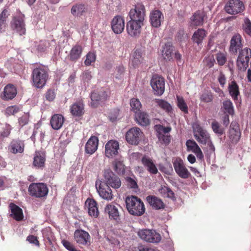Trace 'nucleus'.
I'll list each match as a JSON object with an SVG mask.
<instances>
[{"instance_id": "1", "label": "nucleus", "mask_w": 251, "mask_h": 251, "mask_svg": "<svg viewBox=\"0 0 251 251\" xmlns=\"http://www.w3.org/2000/svg\"><path fill=\"white\" fill-rule=\"evenodd\" d=\"M126 207L130 214L135 216L143 215L145 212L143 202L137 197L131 196L126 200Z\"/></svg>"}, {"instance_id": "2", "label": "nucleus", "mask_w": 251, "mask_h": 251, "mask_svg": "<svg viewBox=\"0 0 251 251\" xmlns=\"http://www.w3.org/2000/svg\"><path fill=\"white\" fill-rule=\"evenodd\" d=\"M11 30L20 35H25L26 33L25 15L20 11H17L12 16L10 23Z\"/></svg>"}, {"instance_id": "3", "label": "nucleus", "mask_w": 251, "mask_h": 251, "mask_svg": "<svg viewBox=\"0 0 251 251\" xmlns=\"http://www.w3.org/2000/svg\"><path fill=\"white\" fill-rule=\"evenodd\" d=\"M48 78V73L43 66H39L34 68L32 73V78L33 85L38 88L43 87Z\"/></svg>"}, {"instance_id": "4", "label": "nucleus", "mask_w": 251, "mask_h": 251, "mask_svg": "<svg viewBox=\"0 0 251 251\" xmlns=\"http://www.w3.org/2000/svg\"><path fill=\"white\" fill-rule=\"evenodd\" d=\"M30 196L36 198H43L48 194V188L44 183H32L28 188Z\"/></svg>"}, {"instance_id": "5", "label": "nucleus", "mask_w": 251, "mask_h": 251, "mask_svg": "<svg viewBox=\"0 0 251 251\" xmlns=\"http://www.w3.org/2000/svg\"><path fill=\"white\" fill-rule=\"evenodd\" d=\"M128 16L130 21L143 23L146 16L145 6L141 3H137L133 8L130 10Z\"/></svg>"}, {"instance_id": "6", "label": "nucleus", "mask_w": 251, "mask_h": 251, "mask_svg": "<svg viewBox=\"0 0 251 251\" xmlns=\"http://www.w3.org/2000/svg\"><path fill=\"white\" fill-rule=\"evenodd\" d=\"M251 57V49L245 48L239 51L237 59L236 64L239 70L245 71L249 65L250 58Z\"/></svg>"}, {"instance_id": "7", "label": "nucleus", "mask_w": 251, "mask_h": 251, "mask_svg": "<svg viewBox=\"0 0 251 251\" xmlns=\"http://www.w3.org/2000/svg\"><path fill=\"white\" fill-rule=\"evenodd\" d=\"M143 136L144 134L139 128L133 127L126 132V139L129 144L137 145L142 140Z\"/></svg>"}, {"instance_id": "8", "label": "nucleus", "mask_w": 251, "mask_h": 251, "mask_svg": "<svg viewBox=\"0 0 251 251\" xmlns=\"http://www.w3.org/2000/svg\"><path fill=\"white\" fill-rule=\"evenodd\" d=\"M137 234L141 239L150 243H159L161 239L160 235L154 230L140 229Z\"/></svg>"}, {"instance_id": "9", "label": "nucleus", "mask_w": 251, "mask_h": 251, "mask_svg": "<svg viewBox=\"0 0 251 251\" xmlns=\"http://www.w3.org/2000/svg\"><path fill=\"white\" fill-rule=\"evenodd\" d=\"M194 135L198 142L202 144H205L210 141V136L207 131L203 129L197 122L192 125Z\"/></svg>"}, {"instance_id": "10", "label": "nucleus", "mask_w": 251, "mask_h": 251, "mask_svg": "<svg viewBox=\"0 0 251 251\" xmlns=\"http://www.w3.org/2000/svg\"><path fill=\"white\" fill-rule=\"evenodd\" d=\"M226 12L231 15L239 14L245 10V5L241 0H229L225 5Z\"/></svg>"}, {"instance_id": "11", "label": "nucleus", "mask_w": 251, "mask_h": 251, "mask_svg": "<svg viewBox=\"0 0 251 251\" xmlns=\"http://www.w3.org/2000/svg\"><path fill=\"white\" fill-rule=\"evenodd\" d=\"M104 184L114 189H118L121 186L120 178L110 170H105L103 173Z\"/></svg>"}, {"instance_id": "12", "label": "nucleus", "mask_w": 251, "mask_h": 251, "mask_svg": "<svg viewBox=\"0 0 251 251\" xmlns=\"http://www.w3.org/2000/svg\"><path fill=\"white\" fill-rule=\"evenodd\" d=\"M173 164L176 173L180 177L184 179L189 177L191 174L180 158L177 157L174 159Z\"/></svg>"}, {"instance_id": "13", "label": "nucleus", "mask_w": 251, "mask_h": 251, "mask_svg": "<svg viewBox=\"0 0 251 251\" xmlns=\"http://www.w3.org/2000/svg\"><path fill=\"white\" fill-rule=\"evenodd\" d=\"M96 187L100 196L103 199L108 201H111L113 198L112 190L101 180L96 181Z\"/></svg>"}, {"instance_id": "14", "label": "nucleus", "mask_w": 251, "mask_h": 251, "mask_svg": "<svg viewBox=\"0 0 251 251\" xmlns=\"http://www.w3.org/2000/svg\"><path fill=\"white\" fill-rule=\"evenodd\" d=\"M151 85L155 95L161 96L165 91L164 79L157 75L152 76L151 80Z\"/></svg>"}, {"instance_id": "15", "label": "nucleus", "mask_w": 251, "mask_h": 251, "mask_svg": "<svg viewBox=\"0 0 251 251\" xmlns=\"http://www.w3.org/2000/svg\"><path fill=\"white\" fill-rule=\"evenodd\" d=\"M143 23L129 20L126 24V30L127 34L131 37L139 36Z\"/></svg>"}, {"instance_id": "16", "label": "nucleus", "mask_w": 251, "mask_h": 251, "mask_svg": "<svg viewBox=\"0 0 251 251\" xmlns=\"http://www.w3.org/2000/svg\"><path fill=\"white\" fill-rule=\"evenodd\" d=\"M119 149V144L117 141L109 140L105 146V156L108 158H113L118 155Z\"/></svg>"}, {"instance_id": "17", "label": "nucleus", "mask_w": 251, "mask_h": 251, "mask_svg": "<svg viewBox=\"0 0 251 251\" xmlns=\"http://www.w3.org/2000/svg\"><path fill=\"white\" fill-rule=\"evenodd\" d=\"M125 20L121 16H116L111 22V28L115 34H121L125 28Z\"/></svg>"}, {"instance_id": "18", "label": "nucleus", "mask_w": 251, "mask_h": 251, "mask_svg": "<svg viewBox=\"0 0 251 251\" xmlns=\"http://www.w3.org/2000/svg\"><path fill=\"white\" fill-rule=\"evenodd\" d=\"M242 36L236 34L233 36L230 42L229 50L232 53L236 54L238 51L243 47L242 43Z\"/></svg>"}, {"instance_id": "19", "label": "nucleus", "mask_w": 251, "mask_h": 251, "mask_svg": "<svg viewBox=\"0 0 251 251\" xmlns=\"http://www.w3.org/2000/svg\"><path fill=\"white\" fill-rule=\"evenodd\" d=\"M164 16L158 10H152L150 15V21L151 25L154 27H158L163 21Z\"/></svg>"}, {"instance_id": "20", "label": "nucleus", "mask_w": 251, "mask_h": 251, "mask_svg": "<svg viewBox=\"0 0 251 251\" xmlns=\"http://www.w3.org/2000/svg\"><path fill=\"white\" fill-rule=\"evenodd\" d=\"M186 146L188 151H192L194 153L199 159L202 160L203 159L202 152L195 141L188 140L186 142Z\"/></svg>"}, {"instance_id": "21", "label": "nucleus", "mask_w": 251, "mask_h": 251, "mask_svg": "<svg viewBox=\"0 0 251 251\" xmlns=\"http://www.w3.org/2000/svg\"><path fill=\"white\" fill-rule=\"evenodd\" d=\"M17 94V91L16 87L13 84H9L5 86L1 95V98L3 100H11L15 97Z\"/></svg>"}, {"instance_id": "22", "label": "nucleus", "mask_w": 251, "mask_h": 251, "mask_svg": "<svg viewBox=\"0 0 251 251\" xmlns=\"http://www.w3.org/2000/svg\"><path fill=\"white\" fill-rule=\"evenodd\" d=\"M141 162L144 167L151 174L156 175L157 174L158 169L152 159L150 157L146 155L143 156Z\"/></svg>"}, {"instance_id": "23", "label": "nucleus", "mask_w": 251, "mask_h": 251, "mask_svg": "<svg viewBox=\"0 0 251 251\" xmlns=\"http://www.w3.org/2000/svg\"><path fill=\"white\" fill-rule=\"evenodd\" d=\"M74 238L78 244L85 245L90 241V236L84 230H76L74 233Z\"/></svg>"}, {"instance_id": "24", "label": "nucleus", "mask_w": 251, "mask_h": 251, "mask_svg": "<svg viewBox=\"0 0 251 251\" xmlns=\"http://www.w3.org/2000/svg\"><path fill=\"white\" fill-rule=\"evenodd\" d=\"M99 144V139L95 136H92L86 143L85 146V151L86 153L92 154L94 153L98 149Z\"/></svg>"}, {"instance_id": "25", "label": "nucleus", "mask_w": 251, "mask_h": 251, "mask_svg": "<svg viewBox=\"0 0 251 251\" xmlns=\"http://www.w3.org/2000/svg\"><path fill=\"white\" fill-rule=\"evenodd\" d=\"M104 212L108 214L109 218L117 222L120 221V214L118 208L115 205L110 203L106 205Z\"/></svg>"}, {"instance_id": "26", "label": "nucleus", "mask_w": 251, "mask_h": 251, "mask_svg": "<svg viewBox=\"0 0 251 251\" xmlns=\"http://www.w3.org/2000/svg\"><path fill=\"white\" fill-rule=\"evenodd\" d=\"M25 149V144L23 141L20 140H13L8 146V150L13 153H22Z\"/></svg>"}, {"instance_id": "27", "label": "nucleus", "mask_w": 251, "mask_h": 251, "mask_svg": "<svg viewBox=\"0 0 251 251\" xmlns=\"http://www.w3.org/2000/svg\"><path fill=\"white\" fill-rule=\"evenodd\" d=\"M85 206L88 208L90 216L96 218L99 214L97 202L93 199H88L85 201Z\"/></svg>"}, {"instance_id": "28", "label": "nucleus", "mask_w": 251, "mask_h": 251, "mask_svg": "<svg viewBox=\"0 0 251 251\" xmlns=\"http://www.w3.org/2000/svg\"><path fill=\"white\" fill-rule=\"evenodd\" d=\"M82 51L83 48L80 45L76 44L73 46L69 54L70 60L74 62L76 61L80 58Z\"/></svg>"}, {"instance_id": "29", "label": "nucleus", "mask_w": 251, "mask_h": 251, "mask_svg": "<svg viewBox=\"0 0 251 251\" xmlns=\"http://www.w3.org/2000/svg\"><path fill=\"white\" fill-rule=\"evenodd\" d=\"M205 14L203 11L200 10L195 12L190 18V24L191 26L202 25L203 24Z\"/></svg>"}, {"instance_id": "30", "label": "nucleus", "mask_w": 251, "mask_h": 251, "mask_svg": "<svg viewBox=\"0 0 251 251\" xmlns=\"http://www.w3.org/2000/svg\"><path fill=\"white\" fill-rule=\"evenodd\" d=\"M9 207L10 209L11 217L17 221L23 220L24 215L22 209L21 208L13 203H10Z\"/></svg>"}, {"instance_id": "31", "label": "nucleus", "mask_w": 251, "mask_h": 251, "mask_svg": "<svg viewBox=\"0 0 251 251\" xmlns=\"http://www.w3.org/2000/svg\"><path fill=\"white\" fill-rule=\"evenodd\" d=\"M64 122V117L62 115L58 114L52 115L50 120V126L52 128L55 130L60 129Z\"/></svg>"}, {"instance_id": "32", "label": "nucleus", "mask_w": 251, "mask_h": 251, "mask_svg": "<svg viewBox=\"0 0 251 251\" xmlns=\"http://www.w3.org/2000/svg\"><path fill=\"white\" fill-rule=\"evenodd\" d=\"M46 160V155L44 151H36L34 154L33 164L37 168H42L44 166Z\"/></svg>"}, {"instance_id": "33", "label": "nucleus", "mask_w": 251, "mask_h": 251, "mask_svg": "<svg viewBox=\"0 0 251 251\" xmlns=\"http://www.w3.org/2000/svg\"><path fill=\"white\" fill-rule=\"evenodd\" d=\"M107 97L108 95L105 91H101L100 93L99 92H92L91 95V105L94 107L97 106V103L98 101L105 100Z\"/></svg>"}, {"instance_id": "34", "label": "nucleus", "mask_w": 251, "mask_h": 251, "mask_svg": "<svg viewBox=\"0 0 251 251\" xmlns=\"http://www.w3.org/2000/svg\"><path fill=\"white\" fill-rule=\"evenodd\" d=\"M229 137L232 143H237L240 138L241 133L239 126L231 123L229 132Z\"/></svg>"}, {"instance_id": "35", "label": "nucleus", "mask_w": 251, "mask_h": 251, "mask_svg": "<svg viewBox=\"0 0 251 251\" xmlns=\"http://www.w3.org/2000/svg\"><path fill=\"white\" fill-rule=\"evenodd\" d=\"M87 6L85 4L78 3L72 6L71 12L75 17H80L87 11Z\"/></svg>"}, {"instance_id": "36", "label": "nucleus", "mask_w": 251, "mask_h": 251, "mask_svg": "<svg viewBox=\"0 0 251 251\" xmlns=\"http://www.w3.org/2000/svg\"><path fill=\"white\" fill-rule=\"evenodd\" d=\"M70 109L73 116H80L84 113V104L80 101H77L71 106Z\"/></svg>"}, {"instance_id": "37", "label": "nucleus", "mask_w": 251, "mask_h": 251, "mask_svg": "<svg viewBox=\"0 0 251 251\" xmlns=\"http://www.w3.org/2000/svg\"><path fill=\"white\" fill-rule=\"evenodd\" d=\"M147 201L154 208L160 209L164 208V204L162 200L154 196H149L146 198Z\"/></svg>"}, {"instance_id": "38", "label": "nucleus", "mask_w": 251, "mask_h": 251, "mask_svg": "<svg viewBox=\"0 0 251 251\" xmlns=\"http://www.w3.org/2000/svg\"><path fill=\"white\" fill-rule=\"evenodd\" d=\"M206 36V31L202 28H199L194 33L192 40L198 45L201 44L203 40Z\"/></svg>"}, {"instance_id": "39", "label": "nucleus", "mask_w": 251, "mask_h": 251, "mask_svg": "<svg viewBox=\"0 0 251 251\" xmlns=\"http://www.w3.org/2000/svg\"><path fill=\"white\" fill-rule=\"evenodd\" d=\"M137 123L143 126H146L150 124V119L148 115L145 112H141L135 114Z\"/></svg>"}, {"instance_id": "40", "label": "nucleus", "mask_w": 251, "mask_h": 251, "mask_svg": "<svg viewBox=\"0 0 251 251\" xmlns=\"http://www.w3.org/2000/svg\"><path fill=\"white\" fill-rule=\"evenodd\" d=\"M155 102L157 106L165 111L166 112L169 114L172 113V106L167 101L162 99H158L155 100Z\"/></svg>"}, {"instance_id": "41", "label": "nucleus", "mask_w": 251, "mask_h": 251, "mask_svg": "<svg viewBox=\"0 0 251 251\" xmlns=\"http://www.w3.org/2000/svg\"><path fill=\"white\" fill-rule=\"evenodd\" d=\"M142 61L143 58L141 52L139 50H135L131 60V65L134 68L137 67L142 63Z\"/></svg>"}, {"instance_id": "42", "label": "nucleus", "mask_w": 251, "mask_h": 251, "mask_svg": "<svg viewBox=\"0 0 251 251\" xmlns=\"http://www.w3.org/2000/svg\"><path fill=\"white\" fill-rule=\"evenodd\" d=\"M229 94L234 100H237L239 94V87L235 81H232L228 85Z\"/></svg>"}, {"instance_id": "43", "label": "nucleus", "mask_w": 251, "mask_h": 251, "mask_svg": "<svg viewBox=\"0 0 251 251\" xmlns=\"http://www.w3.org/2000/svg\"><path fill=\"white\" fill-rule=\"evenodd\" d=\"M173 47L169 44H165L162 50V56L166 60L170 61L172 59Z\"/></svg>"}, {"instance_id": "44", "label": "nucleus", "mask_w": 251, "mask_h": 251, "mask_svg": "<svg viewBox=\"0 0 251 251\" xmlns=\"http://www.w3.org/2000/svg\"><path fill=\"white\" fill-rule=\"evenodd\" d=\"M222 109L225 113H227L231 115H233L234 114L233 104L230 100L224 101Z\"/></svg>"}, {"instance_id": "45", "label": "nucleus", "mask_w": 251, "mask_h": 251, "mask_svg": "<svg viewBox=\"0 0 251 251\" xmlns=\"http://www.w3.org/2000/svg\"><path fill=\"white\" fill-rule=\"evenodd\" d=\"M130 105L131 110L135 113V114L140 111L142 104L138 99L136 98L131 99L130 101Z\"/></svg>"}, {"instance_id": "46", "label": "nucleus", "mask_w": 251, "mask_h": 251, "mask_svg": "<svg viewBox=\"0 0 251 251\" xmlns=\"http://www.w3.org/2000/svg\"><path fill=\"white\" fill-rule=\"evenodd\" d=\"M177 105L178 107L185 114L188 113V107L183 97L176 96Z\"/></svg>"}, {"instance_id": "47", "label": "nucleus", "mask_w": 251, "mask_h": 251, "mask_svg": "<svg viewBox=\"0 0 251 251\" xmlns=\"http://www.w3.org/2000/svg\"><path fill=\"white\" fill-rule=\"evenodd\" d=\"M160 193L164 197L173 199L175 194L173 191L169 187L166 186L162 187L159 190Z\"/></svg>"}, {"instance_id": "48", "label": "nucleus", "mask_w": 251, "mask_h": 251, "mask_svg": "<svg viewBox=\"0 0 251 251\" xmlns=\"http://www.w3.org/2000/svg\"><path fill=\"white\" fill-rule=\"evenodd\" d=\"M44 240H47L50 244L53 239V233L50 228H46L42 231Z\"/></svg>"}, {"instance_id": "49", "label": "nucleus", "mask_w": 251, "mask_h": 251, "mask_svg": "<svg viewBox=\"0 0 251 251\" xmlns=\"http://www.w3.org/2000/svg\"><path fill=\"white\" fill-rule=\"evenodd\" d=\"M113 169L117 173H121L124 171V166L122 161L115 160L113 163Z\"/></svg>"}, {"instance_id": "50", "label": "nucleus", "mask_w": 251, "mask_h": 251, "mask_svg": "<svg viewBox=\"0 0 251 251\" xmlns=\"http://www.w3.org/2000/svg\"><path fill=\"white\" fill-rule=\"evenodd\" d=\"M243 30L249 36H251V21L249 18H245L243 25Z\"/></svg>"}, {"instance_id": "51", "label": "nucleus", "mask_w": 251, "mask_h": 251, "mask_svg": "<svg viewBox=\"0 0 251 251\" xmlns=\"http://www.w3.org/2000/svg\"><path fill=\"white\" fill-rule=\"evenodd\" d=\"M216 60L220 66L224 65L226 61V52H219L216 54Z\"/></svg>"}, {"instance_id": "52", "label": "nucleus", "mask_w": 251, "mask_h": 251, "mask_svg": "<svg viewBox=\"0 0 251 251\" xmlns=\"http://www.w3.org/2000/svg\"><path fill=\"white\" fill-rule=\"evenodd\" d=\"M50 43L49 41H41L37 46V50L40 52L46 51L50 47Z\"/></svg>"}, {"instance_id": "53", "label": "nucleus", "mask_w": 251, "mask_h": 251, "mask_svg": "<svg viewBox=\"0 0 251 251\" xmlns=\"http://www.w3.org/2000/svg\"><path fill=\"white\" fill-rule=\"evenodd\" d=\"M211 127L213 131L218 135H222L224 133V130L220 127L219 123L214 121L211 124Z\"/></svg>"}, {"instance_id": "54", "label": "nucleus", "mask_w": 251, "mask_h": 251, "mask_svg": "<svg viewBox=\"0 0 251 251\" xmlns=\"http://www.w3.org/2000/svg\"><path fill=\"white\" fill-rule=\"evenodd\" d=\"M213 95L211 92H205L200 96V100L204 102H210L213 100Z\"/></svg>"}, {"instance_id": "55", "label": "nucleus", "mask_w": 251, "mask_h": 251, "mask_svg": "<svg viewBox=\"0 0 251 251\" xmlns=\"http://www.w3.org/2000/svg\"><path fill=\"white\" fill-rule=\"evenodd\" d=\"M96 56L95 53L89 52L86 55V58L84 61V64L86 66H89L92 63L94 62L96 60Z\"/></svg>"}, {"instance_id": "56", "label": "nucleus", "mask_w": 251, "mask_h": 251, "mask_svg": "<svg viewBox=\"0 0 251 251\" xmlns=\"http://www.w3.org/2000/svg\"><path fill=\"white\" fill-rule=\"evenodd\" d=\"M20 111V108L16 105L8 106L5 109V114L8 115H14Z\"/></svg>"}, {"instance_id": "57", "label": "nucleus", "mask_w": 251, "mask_h": 251, "mask_svg": "<svg viewBox=\"0 0 251 251\" xmlns=\"http://www.w3.org/2000/svg\"><path fill=\"white\" fill-rule=\"evenodd\" d=\"M157 136L161 143H163L165 145H168L170 142L171 137L170 135H164L160 133H159Z\"/></svg>"}, {"instance_id": "58", "label": "nucleus", "mask_w": 251, "mask_h": 251, "mask_svg": "<svg viewBox=\"0 0 251 251\" xmlns=\"http://www.w3.org/2000/svg\"><path fill=\"white\" fill-rule=\"evenodd\" d=\"M127 185L129 188L135 189L138 187L136 181L133 178L130 177H126V178Z\"/></svg>"}, {"instance_id": "59", "label": "nucleus", "mask_w": 251, "mask_h": 251, "mask_svg": "<svg viewBox=\"0 0 251 251\" xmlns=\"http://www.w3.org/2000/svg\"><path fill=\"white\" fill-rule=\"evenodd\" d=\"M155 127L158 133H168L171 130V128L170 127H164L161 125H156Z\"/></svg>"}, {"instance_id": "60", "label": "nucleus", "mask_w": 251, "mask_h": 251, "mask_svg": "<svg viewBox=\"0 0 251 251\" xmlns=\"http://www.w3.org/2000/svg\"><path fill=\"white\" fill-rule=\"evenodd\" d=\"M142 157V154L140 152H133L129 155V159L131 162L139 161Z\"/></svg>"}, {"instance_id": "61", "label": "nucleus", "mask_w": 251, "mask_h": 251, "mask_svg": "<svg viewBox=\"0 0 251 251\" xmlns=\"http://www.w3.org/2000/svg\"><path fill=\"white\" fill-rule=\"evenodd\" d=\"M61 242L64 247L69 251H76V249L70 242L66 240H62Z\"/></svg>"}, {"instance_id": "62", "label": "nucleus", "mask_w": 251, "mask_h": 251, "mask_svg": "<svg viewBox=\"0 0 251 251\" xmlns=\"http://www.w3.org/2000/svg\"><path fill=\"white\" fill-rule=\"evenodd\" d=\"M29 121V115L24 114L19 119V124L22 126L26 125Z\"/></svg>"}, {"instance_id": "63", "label": "nucleus", "mask_w": 251, "mask_h": 251, "mask_svg": "<svg viewBox=\"0 0 251 251\" xmlns=\"http://www.w3.org/2000/svg\"><path fill=\"white\" fill-rule=\"evenodd\" d=\"M9 15V11L7 9H4L0 14V21L6 22Z\"/></svg>"}, {"instance_id": "64", "label": "nucleus", "mask_w": 251, "mask_h": 251, "mask_svg": "<svg viewBox=\"0 0 251 251\" xmlns=\"http://www.w3.org/2000/svg\"><path fill=\"white\" fill-rule=\"evenodd\" d=\"M27 240L30 243L34 244L38 246H39V242L36 236L29 235L27 237Z\"/></svg>"}]
</instances>
